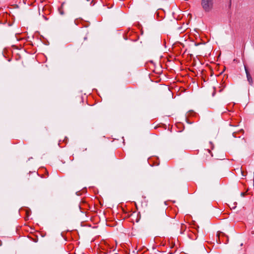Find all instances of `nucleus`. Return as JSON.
Segmentation results:
<instances>
[{"label": "nucleus", "instance_id": "f257e3e1", "mask_svg": "<svg viewBox=\"0 0 254 254\" xmlns=\"http://www.w3.org/2000/svg\"><path fill=\"white\" fill-rule=\"evenodd\" d=\"M152 219L154 223L159 227L165 226L169 221L166 212L164 209L155 212L153 215Z\"/></svg>", "mask_w": 254, "mask_h": 254}, {"label": "nucleus", "instance_id": "f03ea898", "mask_svg": "<svg viewBox=\"0 0 254 254\" xmlns=\"http://www.w3.org/2000/svg\"><path fill=\"white\" fill-rule=\"evenodd\" d=\"M201 5L205 12H210L213 7V0H201Z\"/></svg>", "mask_w": 254, "mask_h": 254}, {"label": "nucleus", "instance_id": "7ed1b4c3", "mask_svg": "<svg viewBox=\"0 0 254 254\" xmlns=\"http://www.w3.org/2000/svg\"><path fill=\"white\" fill-rule=\"evenodd\" d=\"M245 70L246 71L247 80H248L249 84L251 85H252L253 83V78H252V77L251 76L247 67L246 66H245Z\"/></svg>", "mask_w": 254, "mask_h": 254}, {"label": "nucleus", "instance_id": "20e7f679", "mask_svg": "<svg viewBox=\"0 0 254 254\" xmlns=\"http://www.w3.org/2000/svg\"><path fill=\"white\" fill-rule=\"evenodd\" d=\"M5 25L4 23H0V35H1L4 31Z\"/></svg>", "mask_w": 254, "mask_h": 254}, {"label": "nucleus", "instance_id": "39448f33", "mask_svg": "<svg viewBox=\"0 0 254 254\" xmlns=\"http://www.w3.org/2000/svg\"><path fill=\"white\" fill-rule=\"evenodd\" d=\"M59 12H60V13L61 14V15H63L64 14V10L62 9V8H60L59 9Z\"/></svg>", "mask_w": 254, "mask_h": 254}, {"label": "nucleus", "instance_id": "423d86ee", "mask_svg": "<svg viewBox=\"0 0 254 254\" xmlns=\"http://www.w3.org/2000/svg\"><path fill=\"white\" fill-rule=\"evenodd\" d=\"M71 0L74 2L77 3V2H79L80 1H81V0ZM86 0L87 1H89V0Z\"/></svg>", "mask_w": 254, "mask_h": 254}, {"label": "nucleus", "instance_id": "0eeeda50", "mask_svg": "<svg viewBox=\"0 0 254 254\" xmlns=\"http://www.w3.org/2000/svg\"><path fill=\"white\" fill-rule=\"evenodd\" d=\"M95 4V3L94 2V0H93L90 3V4H92V5H94Z\"/></svg>", "mask_w": 254, "mask_h": 254}, {"label": "nucleus", "instance_id": "6e6552de", "mask_svg": "<svg viewBox=\"0 0 254 254\" xmlns=\"http://www.w3.org/2000/svg\"><path fill=\"white\" fill-rule=\"evenodd\" d=\"M26 214H27V216H26V219H28V216H29V214H28V212H26Z\"/></svg>", "mask_w": 254, "mask_h": 254}, {"label": "nucleus", "instance_id": "1a4fd4ad", "mask_svg": "<svg viewBox=\"0 0 254 254\" xmlns=\"http://www.w3.org/2000/svg\"><path fill=\"white\" fill-rule=\"evenodd\" d=\"M244 194H245V193H243V192H242V193H241V195H244Z\"/></svg>", "mask_w": 254, "mask_h": 254}, {"label": "nucleus", "instance_id": "9d476101", "mask_svg": "<svg viewBox=\"0 0 254 254\" xmlns=\"http://www.w3.org/2000/svg\"><path fill=\"white\" fill-rule=\"evenodd\" d=\"M208 152L209 153H210V151L209 149H208Z\"/></svg>", "mask_w": 254, "mask_h": 254}, {"label": "nucleus", "instance_id": "9b49d317", "mask_svg": "<svg viewBox=\"0 0 254 254\" xmlns=\"http://www.w3.org/2000/svg\"><path fill=\"white\" fill-rule=\"evenodd\" d=\"M241 173H242V175H243V176H244V175H243V171H241Z\"/></svg>", "mask_w": 254, "mask_h": 254}, {"label": "nucleus", "instance_id": "f8f14e48", "mask_svg": "<svg viewBox=\"0 0 254 254\" xmlns=\"http://www.w3.org/2000/svg\"><path fill=\"white\" fill-rule=\"evenodd\" d=\"M1 246V244L0 245V246Z\"/></svg>", "mask_w": 254, "mask_h": 254}]
</instances>
